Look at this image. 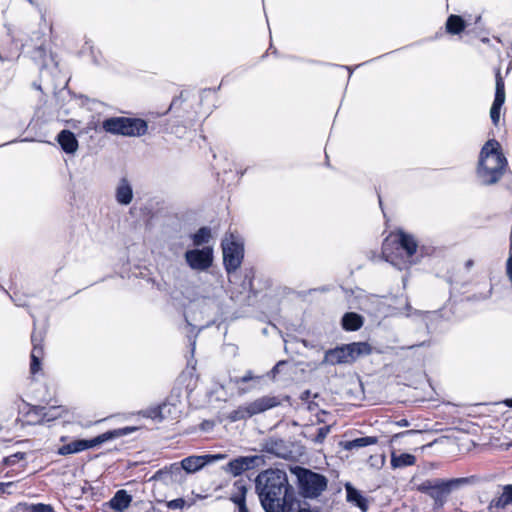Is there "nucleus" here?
<instances>
[{"mask_svg": "<svg viewBox=\"0 0 512 512\" xmlns=\"http://www.w3.org/2000/svg\"><path fill=\"white\" fill-rule=\"evenodd\" d=\"M255 485L265 512H293L297 510L298 502L284 471L279 469L265 470L257 476Z\"/></svg>", "mask_w": 512, "mask_h": 512, "instance_id": "1", "label": "nucleus"}, {"mask_svg": "<svg viewBox=\"0 0 512 512\" xmlns=\"http://www.w3.org/2000/svg\"><path fill=\"white\" fill-rule=\"evenodd\" d=\"M382 254L386 261L399 270L417 264L430 248L419 246L415 237L404 231L391 234L383 243Z\"/></svg>", "mask_w": 512, "mask_h": 512, "instance_id": "2", "label": "nucleus"}, {"mask_svg": "<svg viewBox=\"0 0 512 512\" xmlns=\"http://www.w3.org/2000/svg\"><path fill=\"white\" fill-rule=\"evenodd\" d=\"M507 165L508 162L502 153L500 143L491 139L483 145L480 151L477 177L484 185L495 184L502 178Z\"/></svg>", "mask_w": 512, "mask_h": 512, "instance_id": "3", "label": "nucleus"}, {"mask_svg": "<svg viewBox=\"0 0 512 512\" xmlns=\"http://www.w3.org/2000/svg\"><path fill=\"white\" fill-rule=\"evenodd\" d=\"M473 482L474 477L426 480L419 486V490L434 500L435 507H442L453 490Z\"/></svg>", "mask_w": 512, "mask_h": 512, "instance_id": "4", "label": "nucleus"}, {"mask_svg": "<svg viewBox=\"0 0 512 512\" xmlns=\"http://www.w3.org/2000/svg\"><path fill=\"white\" fill-rule=\"evenodd\" d=\"M102 128L114 135L139 137L146 134L148 125L140 118L110 117L102 122Z\"/></svg>", "mask_w": 512, "mask_h": 512, "instance_id": "5", "label": "nucleus"}, {"mask_svg": "<svg viewBox=\"0 0 512 512\" xmlns=\"http://www.w3.org/2000/svg\"><path fill=\"white\" fill-rule=\"evenodd\" d=\"M219 312V302L215 297L201 296L190 302L186 319L190 318L195 322H204L203 326H208L215 322Z\"/></svg>", "mask_w": 512, "mask_h": 512, "instance_id": "6", "label": "nucleus"}, {"mask_svg": "<svg viewBox=\"0 0 512 512\" xmlns=\"http://www.w3.org/2000/svg\"><path fill=\"white\" fill-rule=\"evenodd\" d=\"M372 352L371 346L366 342H353L325 353L323 363L336 365L352 363L361 356L369 355Z\"/></svg>", "mask_w": 512, "mask_h": 512, "instance_id": "7", "label": "nucleus"}, {"mask_svg": "<svg viewBox=\"0 0 512 512\" xmlns=\"http://www.w3.org/2000/svg\"><path fill=\"white\" fill-rule=\"evenodd\" d=\"M223 252V264L227 273L235 272L244 258V242L238 235L230 233L221 243Z\"/></svg>", "mask_w": 512, "mask_h": 512, "instance_id": "8", "label": "nucleus"}, {"mask_svg": "<svg viewBox=\"0 0 512 512\" xmlns=\"http://www.w3.org/2000/svg\"><path fill=\"white\" fill-rule=\"evenodd\" d=\"M125 434H126V432H124V430L118 429V430L107 431V432H105L101 435H98L89 440H85V439L74 440L66 445L61 446L58 449V454L59 455H69V454L79 453L84 450L99 446L109 440H112L114 438H117V437L125 435Z\"/></svg>", "mask_w": 512, "mask_h": 512, "instance_id": "9", "label": "nucleus"}, {"mask_svg": "<svg viewBox=\"0 0 512 512\" xmlns=\"http://www.w3.org/2000/svg\"><path fill=\"white\" fill-rule=\"evenodd\" d=\"M280 404V400L275 396H263L250 403L238 407L229 414V419L233 422L244 420L253 415L262 413L268 409L274 408Z\"/></svg>", "mask_w": 512, "mask_h": 512, "instance_id": "10", "label": "nucleus"}, {"mask_svg": "<svg viewBox=\"0 0 512 512\" xmlns=\"http://www.w3.org/2000/svg\"><path fill=\"white\" fill-rule=\"evenodd\" d=\"M296 474L300 489L306 497L318 496L327 486V480L324 476L308 469L297 468Z\"/></svg>", "mask_w": 512, "mask_h": 512, "instance_id": "11", "label": "nucleus"}, {"mask_svg": "<svg viewBox=\"0 0 512 512\" xmlns=\"http://www.w3.org/2000/svg\"><path fill=\"white\" fill-rule=\"evenodd\" d=\"M184 258L191 270L205 272L213 264V249L209 246L190 249L185 252Z\"/></svg>", "mask_w": 512, "mask_h": 512, "instance_id": "12", "label": "nucleus"}, {"mask_svg": "<svg viewBox=\"0 0 512 512\" xmlns=\"http://www.w3.org/2000/svg\"><path fill=\"white\" fill-rule=\"evenodd\" d=\"M66 412L67 410L63 406H51L48 408L41 406H32L29 408L27 415L28 417H30V423L44 424L63 417L66 414Z\"/></svg>", "mask_w": 512, "mask_h": 512, "instance_id": "13", "label": "nucleus"}, {"mask_svg": "<svg viewBox=\"0 0 512 512\" xmlns=\"http://www.w3.org/2000/svg\"><path fill=\"white\" fill-rule=\"evenodd\" d=\"M263 462V457L259 455L240 456L229 461L224 467V470L233 476H239L245 471L262 465Z\"/></svg>", "mask_w": 512, "mask_h": 512, "instance_id": "14", "label": "nucleus"}, {"mask_svg": "<svg viewBox=\"0 0 512 512\" xmlns=\"http://www.w3.org/2000/svg\"><path fill=\"white\" fill-rule=\"evenodd\" d=\"M505 85L500 71L496 73L495 98L490 109V117L494 125H498L500 121L501 108L505 102Z\"/></svg>", "mask_w": 512, "mask_h": 512, "instance_id": "15", "label": "nucleus"}, {"mask_svg": "<svg viewBox=\"0 0 512 512\" xmlns=\"http://www.w3.org/2000/svg\"><path fill=\"white\" fill-rule=\"evenodd\" d=\"M224 458L223 455H194L184 458L180 462L181 471L185 470L187 473H195L202 469L206 464L212 463L219 459Z\"/></svg>", "mask_w": 512, "mask_h": 512, "instance_id": "16", "label": "nucleus"}, {"mask_svg": "<svg viewBox=\"0 0 512 512\" xmlns=\"http://www.w3.org/2000/svg\"><path fill=\"white\" fill-rule=\"evenodd\" d=\"M181 476L182 472L178 463H173L164 467L163 469L156 471L155 474L150 478V481H160L165 485H170L172 483L178 482Z\"/></svg>", "mask_w": 512, "mask_h": 512, "instance_id": "17", "label": "nucleus"}, {"mask_svg": "<svg viewBox=\"0 0 512 512\" xmlns=\"http://www.w3.org/2000/svg\"><path fill=\"white\" fill-rule=\"evenodd\" d=\"M116 201L121 205H129L133 200L132 185L127 178H121L115 191Z\"/></svg>", "mask_w": 512, "mask_h": 512, "instance_id": "18", "label": "nucleus"}, {"mask_svg": "<svg viewBox=\"0 0 512 512\" xmlns=\"http://www.w3.org/2000/svg\"><path fill=\"white\" fill-rule=\"evenodd\" d=\"M132 502V496L126 490H118L109 501V506L115 512H124Z\"/></svg>", "mask_w": 512, "mask_h": 512, "instance_id": "19", "label": "nucleus"}, {"mask_svg": "<svg viewBox=\"0 0 512 512\" xmlns=\"http://www.w3.org/2000/svg\"><path fill=\"white\" fill-rule=\"evenodd\" d=\"M57 141L67 154H74L79 146L74 133L69 130H62L57 136Z\"/></svg>", "mask_w": 512, "mask_h": 512, "instance_id": "20", "label": "nucleus"}, {"mask_svg": "<svg viewBox=\"0 0 512 512\" xmlns=\"http://www.w3.org/2000/svg\"><path fill=\"white\" fill-rule=\"evenodd\" d=\"M263 450L267 453L274 454L277 457L286 458L290 453L286 443L282 439L271 438L263 444Z\"/></svg>", "mask_w": 512, "mask_h": 512, "instance_id": "21", "label": "nucleus"}, {"mask_svg": "<svg viewBox=\"0 0 512 512\" xmlns=\"http://www.w3.org/2000/svg\"><path fill=\"white\" fill-rule=\"evenodd\" d=\"M378 443V438L375 437V436H365V437H360V438H356V439H353V440H347V441H344L342 442V447L344 450H347V451H351V450H354V449H359V448H362V447H366V446H370V445H375Z\"/></svg>", "mask_w": 512, "mask_h": 512, "instance_id": "22", "label": "nucleus"}, {"mask_svg": "<svg viewBox=\"0 0 512 512\" xmlns=\"http://www.w3.org/2000/svg\"><path fill=\"white\" fill-rule=\"evenodd\" d=\"M347 491V500L357 506L362 512H366L368 510V502L367 499L362 496V494L354 489L351 485H346Z\"/></svg>", "mask_w": 512, "mask_h": 512, "instance_id": "23", "label": "nucleus"}, {"mask_svg": "<svg viewBox=\"0 0 512 512\" xmlns=\"http://www.w3.org/2000/svg\"><path fill=\"white\" fill-rule=\"evenodd\" d=\"M363 325V318L354 312L346 313L342 318V327L347 331H356Z\"/></svg>", "mask_w": 512, "mask_h": 512, "instance_id": "24", "label": "nucleus"}, {"mask_svg": "<svg viewBox=\"0 0 512 512\" xmlns=\"http://www.w3.org/2000/svg\"><path fill=\"white\" fill-rule=\"evenodd\" d=\"M246 493V482L243 479L237 480L233 484V492L230 499L236 505H242L246 500Z\"/></svg>", "mask_w": 512, "mask_h": 512, "instance_id": "25", "label": "nucleus"}, {"mask_svg": "<svg viewBox=\"0 0 512 512\" xmlns=\"http://www.w3.org/2000/svg\"><path fill=\"white\" fill-rule=\"evenodd\" d=\"M512 503V485H506L503 487V491L500 496L494 498L490 503V508L502 509Z\"/></svg>", "mask_w": 512, "mask_h": 512, "instance_id": "26", "label": "nucleus"}, {"mask_svg": "<svg viewBox=\"0 0 512 512\" xmlns=\"http://www.w3.org/2000/svg\"><path fill=\"white\" fill-rule=\"evenodd\" d=\"M466 28V23L462 17L458 15H450L446 21V31L449 34L457 35L460 34Z\"/></svg>", "mask_w": 512, "mask_h": 512, "instance_id": "27", "label": "nucleus"}, {"mask_svg": "<svg viewBox=\"0 0 512 512\" xmlns=\"http://www.w3.org/2000/svg\"><path fill=\"white\" fill-rule=\"evenodd\" d=\"M415 461V456L409 453H402L400 455L392 453L391 455V466L394 469L412 466Z\"/></svg>", "mask_w": 512, "mask_h": 512, "instance_id": "28", "label": "nucleus"}, {"mask_svg": "<svg viewBox=\"0 0 512 512\" xmlns=\"http://www.w3.org/2000/svg\"><path fill=\"white\" fill-rule=\"evenodd\" d=\"M43 354L42 347L34 344V347L31 352V364H30V372L35 375L41 369V357Z\"/></svg>", "mask_w": 512, "mask_h": 512, "instance_id": "29", "label": "nucleus"}, {"mask_svg": "<svg viewBox=\"0 0 512 512\" xmlns=\"http://www.w3.org/2000/svg\"><path fill=\"white\" fill-rule=\"evenodd\" d=\"M211 238V231L207 227L200 228L196 233L192 235V241L194 246H201L207 244Z\"/></svg>", "mask_w": 512, "mask_h": 512, "instance_id": "30", "label": "nucleus"}, {"mask_svg": "<svg viewBox=\"0 0 512 512\" xmlns=\"http://www.w3.org/2000/svg\"><path fill=\"white\" fill-rule=\"evenodd\" d=\"M17 512H54L50 505L38 504H20Z\"/></svg>", "mask_w": 512, "mask_h": 512, "instance_id": "31", "label": "nucleus"}, {"mask_svg": "<svg viewBox=\"0 0 512 512\" xmlns=\"http://www.w3.org/2000/svg\"><path fill=\"white\" fill-rule=\"evenodd\" d=\"M158 412L161 414L162 419L166 420V419H176L178 417L179 410L173 404L163 403L161 405V410Z\"/></svg>", "mask_w": 512, "mask_h": 512, "instance_id": "32", "label": "nucleus"}, {"mask_svg": "<svg viewBox=\"0 0 512 512\" xmlns=\"http://www.w3.org/2000/svg\"><path fill=\"white\" fill-rule=\"evenodd\" d=\"M160 410H161V405L147 410L145 415L151 419L163 421L161 414L158 412Z\"/></svg>", "mask_w": 512, "mask_h": 512, "instance_id": "33", "label": "nucleus"}, {"mask_svg": "<svg viewBox=\"0 0 512 512\" xmlns=\"http://www.w3.org/2000/svg\"><path fill=\"white\" fill-rule=\"evenodd\" d=\"M185 500L183 498H177L167 502V507L171 510L182 509L185 506Z\"/></svg>", "mask_w": 512, "mask_h": 512, "instance_id": "34", "label": "nucleus"}, {"mask_svg": "<svg viewBox=\"0 0 512 512\" xmlns=\"http://www.w3.org/2000/svg\"><path fill=\"white\" fill-rule=\"evenodd\" d=\"M24 458H25V453L18 452V453H15L13 455L8 456L5 459V463L8 464V465H14L19 460H23Z\"/></svg>", "mask_w": 512, "mask_h": 512, "instance_id": "35", "label": "nucleus"}, {"mask_svg": "<svg viewBox=\"0 0 512 512\" xmlns=\"http://www.w3.org/2000/svg\"><path fill=\"white\" fill-rule=\"evenodd\" d=\"M256 378H257V377H256V376H254L253 372L249 370V371H247V372H246L242 377L237 378V379L235 380V383H237V384H238V383H246V382H248V381H250V380H253V379H256Z\"/></svg>", "mask_w": 512, "mask_h": 512, "instance_id": "36", "label": "nucleus"}, {"mask_svg": "<svg viewBox=\"0 0 512 512\" xmlns=\"http://www.w3.org/2000/svg\"><path fill=\"white\" fill-rule=\"evenodd\" d=\"M0 484H7L5 485L2 489L3 490H0V494H3V493H10L8 491V488L14 486V482H0Z\"/></svg>", "mask_w": 512, "mask_h": 512, "instance_id": "37", "label": "nucleus"}, {"mask_svg": "<svg viewBox=\"0 0 512 512\" xmlns=\"http://www.w3.org/2000/svg\"><path fill=\"white\" fill-rule=\"evenodd\" d=\"M310 394H311V393H310V391H309V390H306V391L302 392L301 397H300V398H301V400H308V399H309V397H310Z\"/></svg>", "mask_w": 512, "mask_h": 512, "instance_id": "38", "label": "nucleus"}, {"mask_svg": "<svg viewBox=\"0 0 512 512\" xmlns=\"http://www.w3.org/2000/svg\"><path fill=\"white\" fill-rule=\"evenodd\" d=\"M474 265V261L469 259L465 262V268L470 269Z\"/></svg>", "mask_w": 512, "mask_h": 512, "instance_id": "39", "label": "nucleus"}, {"mask_svg": "<svg viewBox=\"0 0 512 512\" xmlns=\"http://www.w3.org/2000/svg\"><path fill=\"white\" fill-rule=\"evenodd\" d=\"M238 508H239V512H248L247 508H246V503L243 502L242 505H237Z\"/></svg>", "mask_w": 512, "mask_h": 512, "instance_id": "40", "label": "nucleus"}, {"mask_svg": "<svg viewBox=\"0 0 512 512\" xmlns=\"http://www.w3.org/2000/svg\"><path fill=\"white\" fill-rule=\"evenodd\" d=\"M507 407H510L512 408V398L511 399H506L504 400L503 402Z\"/></svg>", "mask_w": 512, "mask_h": 512, "instance_id": "41", "label": "nucleus"}, {"mask_svg": "<svg viewBox=\"0 0 512 512\" xmlns=\"http://www.w3.org/2000/svg\"><path fill=\"white\" fill-rule=\"evenodd\" d=\"M410 310H411V306L407 303V304H406V311H407V312L405 313V315H406V316H409V315H410V313H409V311H410Z\"/></svg>", "mask_w": 512, "mask_h": 512, "instance_id": "42", "label": "nucleus"}, {"mask_svg": "<svg viewBox=\"0 0 512 512\" xmlns=\"http://www.w3.org/2000/svg\"><path fill=\"white\" fill-rule=\"evenodd\" d=\"M399 425L407 426L408 425V421L407 420H401V422H399Z\"/></svg>", "mask_w": 512, "mask_h": 512, "instance_id": "43", "label": "nucleus"}, {"mask_svg": "<svg viewBox=\"0 0 512 512\" xmlns=\"http://www.w3.org/2000/svg\"><path fill=\"white\" fill-rule=\"evenodd\" d=\"M195 345H196V341L195 339L191 342V346H192V353L194 352L195 350Z\"/></svg>", "mask_w": 512, "mask_h": 512, "instance_id": "44", "label": "nucleus"}, {"mask_svg": "<svg viewBox=\"0 0 512 512\" xmlns=\"http://www.w3.org/2000/svg\"><path fill=\"white\" fill-rule=\"evenodd\" d=\"M319 437H325V433L323 432V428L320 429Z\"/></svg>", "mask_w": 512, "mask_h": 512, "instance_id": "45", "label": "nucleus"}, {"mask_svg": "<svg viewBox=\"0 0 512 512\" xmlns=\"http://www.w3.org/2000/svg\"><path fill=\"white\" fill-rule=\"evenodd\" d=\"M293 512H311L307 509H299L298 511L294 510Z\"/></svg>", "mask_w": 512, "mask_h": 512, "instance_id": "46", "label": "nucleus"}, {"mask_svg": "<svg viewBox=\"0 0 512 512\" xmlns=\"http://www.w3.org/2000/svg\"><path fill=\"white\" fill-rule=\"evenodd\" d=\"M482 42L488 44L490 42V40L488 38H483Z\"/></svg>", "mask_w": 512, "mask_h": 512, "instance_id": "47", "label": "nucleus"}, {"mask_svg": "<svg viewBox=\"0 0 512 512\" xmlns=\"http://www.w3.org/2000/svg\"><path fill=\"white\" fill-rule=\"evenodd\" d=\"M280 363H278L273 369H272V373H276L277 372V367L279 366Z\"/></svg>", "mask_w": 512, "mask_h": 512, "instance_id": "48", "label": "nucleus"}, {"mask_svg": "<svg viewBox=\"0 0 512 512\" xmlns=\"http://www.w3.org/2000/svg\"><path fill=\"white\" fill-rule=\"evenodd\" d=\"M6 484H0V490H3L2 488L5 486Z\"/></svg>", "mask_w": 512, "mask_h": 512, "instance_id": "49", "label": "nucleus"}]
</instances>
